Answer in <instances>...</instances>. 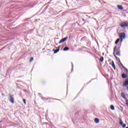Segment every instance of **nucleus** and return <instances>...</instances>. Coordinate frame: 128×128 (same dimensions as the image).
Returning <instances> with one entry per match:
<instances>
[{
	"label": "nucleus",
	"instance_id": "nucleus-15",
	"mask_svg": "<svg viewBox=\"0 0 128 128\" xmlns=\"http://www.w3.org/2000/svg\"><path fill=\"white\" fill-rule=\"evenodd\" d=\"M120 38L117 39L115 42V44H118V42H120Z\"/></svg>",
	"mask_w": 128,
	"mask_h": 128
},
{
	"label": "nucleus",
	"instance_id": "nucleus-22",
	"mask_svg": "<svg viewBox=\"0 0 128 128\" xmlns=\"http://www.w3.org/2000/svg\"><path fill=\"white\" fill-rule=\"evenodd\" d=\"M23 102H24V104H26V99H23Z\"/></svg>",
	"mask_w": 128,
	"mask_h": 128
},
{
	"label": "nucleus",
	"instance_id": "nucleus-2",
	"mask_svg": "<svg viewBox=\"0 0 128 128\" xmlns=\"http://www.w3.org/2000/svg\"><path fill=\"white\" fill-rule=\"evenodd\" d=\"M68 37H66L62 38L58 42V44H62V42H66V40H68Z\"/></svg>",
	"mask_w": 128,
	"mask_h": 128
},
{
	"label": "nucleus",
	"instance_id": "nucleus-26",
	"mask_svg": "<svg viewBox=\"0 0 128 128\" xmlns=\"http://www.w3.org/2000/svg\"><path fill=\"white\" fill-rule=\"evenodd\" d=\"M118 50H120V47L118 48Z\"/></svg>",
	"mask_w": 128,
	"mask_h": 128
},
{
	"label": "nucleus",
	"instance_id": "nucleus-1",
	"mask_svg": "<svg viewBox=\"0 0 128 128\" xmlns=\"http://www.w3.org/2000/svg\"><path fill=\"white\" fill-rule=\"evenodd\" d=\"M10 102H12V104H14V96L12 95L11 94H10Z\"/></svg>",
	"mask_w": 128,
	"mask_h": 128
},
{
	"label": "nucleus",
	"instance_id": "nucleus-17",
	"mask_svg": "<svg viewBox=\"0 0 128 128\" xmlns=\"http://www.w3.org/2000/svg\"><path fill=\"white\" fill-rule=\"evenodd\" d=\"M110 110H114V106L113 105H111Z\"/></svg>",
	"mask_w": 128,
	"mask_h": 128
},
{
	"label": "nucleus",
	"instance_id": "nucleus-19",
	"mask_svg": "<svg viewBox=\"0 0 128 128\" xmlns=\"http://www.w3.org/2000/svg\"><path fill=\"white\" fill-rule=\"evenodd\" d=\"M114 54L115 52H116V46L114 48Z\"/></svg>",
	"mask_w": 128,
	"mask_h": 128
},
{
	"label": "nucleus",
	"instance_id": "nucleus-20",
	"mask_svg": "<svg viewBox=\"0 0 128 128\" xmlns=\"http://www.w3.org/2000/svg\"><path fill=\"white\" fill-rule=\"evenodd\" d=\"M126 104V106H127L128 107V99H126V104Z\"/></svg>",
	"mask_w": 128,
	"mask_h": 128
},
{
	"label": "nucleus",
	"instance_id": "nucleus-27",
	"mask_svg": "<svg viewBox=\"0 0 128 128\" xmlns=\"http://www.w3.org/2000/svg\"><path fill=\"white\" fill-rule=\"evenodd\" d=\"M126 128H128V127H126Z\"/></svg>",
	"mask_w": 128,
	"mask_h": 128
},
{
	"label": "nucleus",
	"instance_id": "nucleus-5",
	"mask_svg": "<svg viewBox=\"0 0 128 128\" xmlns=\"http://www.w3.org/2000/svg\"><path fill=\"white\" fill-rule=\"evenodd\" d=\"M120 125L122 126V128H126V124H124V122H122V120L120 122Z\"/></svg>",
	"mask_w": 128,
	"mask_h": 128
},
{
	"label": "nucleus",
	"instance_id": "nucleus-25",
	"mask_svg": "<svg viewBox=\"0 0 128 128\" xmlns=\"http://www.w3.org/2000/svg\"><path fill=\"white\" fill-rule=\"evenodd\" d=\"M45 100H48V98H45Z\"/></svg>",
	"mask_w": 128,
	"mask_h": 128
},
{
	"label": "nucleus",
	"instance_id": "nucleus-11",
	"mask_svg": "<svg viewBox=\"0 0 128 128\" xmlns=\"http://www.w3.org/2000/svg\"><path fill=\"white\" fill-rule=\"evenodd\" d=\"M70 50V48H68V47H65L64 49H63V50L64 52H66L68 50Z\"/></svg>",
	"mask_w": 128,
	"mask_h": 128
},
{
	"label": "nucleus",
	"instance_id": "nucleus-9",
	"mask_svg": "<svg viewBox=\"0 0 128 128\" xmlns=\"http://www.w3.org/2000/svg\"><path fill=\"white\" fill-rule=\"evenodd\" d=\"M112 66L114 70H116V65L114 64V61H112Z\"/></svg>",
	"mask_w": 128,
	"mask_h": 128
},
{
	"label": "nucleus",
	"instance_id": "nucleus-24",
	"mask_svg": "<svg viewBox=\"0 0 128 128\" xmlns=\"http://www.w3.org/2000/svg\"><path fill=\"white\" fill-rule=\"evenodd\" d=\"M82 20H83L84 22V19H82Z\"/></svg>",
	"mask_w": 128,
	"mask_h": 128
},
{
	"label": "nucleus",
	"instance_id": "nucleus-8",
	"mask_svg": "<svg viewBox=\"0 0 128 128\" xmlns=\"http://www.w3.org/2000/svg\"><path fill=\"white\" fill-rule=\"evenodd\" d=\"M122 78H128V75L125 74H122Z\"/></svg>",
	"mask_w": 128,
	"mask_h": 128
},
{
	"label": "nucleus",
	"instance_id": "nucleus-10",
	"mask_svg": "<svg viewBox=\"0 0 128 128\" xmlns=\"http://www.w3.org/2000/svg\"><path fill=\"white\" fill-rule=\"evenodd\" d=\"M118 10H124V8L122 6L118 5Z\"/></svg>",
	"mask_w": 128,
	"mask_h": 128
},
{
	"label": "nucleus",
	"instance_id": "nucleus-16",
	"mask_svg": "<svg viewBox=\"0 0 128 128\" xmlns=\"http://www.w3.org/2000/svg\"><path fill=\"white\" fill-rule=\"evenodd\" d=\"M104 56H101L100 57V60L101 62H104Z\"/></svg>",
	"mask_w": 128,
	"mask_h": 128
},
{
	"label": "nucleus",
	"instance_id": "nucleus-6",
	"mask_svg": "<svg viewBox=\"0 0 128 128\" xmlns=\"http://www.w3.org/2000/svg\"><path fill=\"white\" fill-rule=\"evenodd\" d=\"M128 86V79L126 80L125 82L123 84L122 86Z\"/></svg>",
	"mask_w": 128,
	"mask_h": 128
},
{
	"label": "nucleus",
	"instance_id": "nucleus-18",
	"mask_svg": "<svg viewBox=\"0 0 128 128\" xmlns=\"http://www.w3.org/2000/svg\"><path fill=\"white\" fill-rule=\"evenodd\" d=\"M116 56H120V51L116 53Z\"/></svg>",
	"mask_w": 128,
	"mask_h": 128
},
{
	"label": "nucleus",
	"instance_id": "nucleus-4",
	"mask_svg": "<svg viewBox=\"0 0 128 128\" xmlns=\"http://www.w3.org/2000/svg\"><path fill=\"white\" fill-rule=\"evenodd\" d=\"M121 28H124V26H128V23L123 22L120 24Z\"/></svg>",
	"mask_w": 128,
	"mask_h": 128
},
{
	"label": "nucleus",
	"instance_id": "nucleus-23",
	"mask_svg": "<svg viewBox=\"0 0 128 128\" xmlns=\"http://www.w3.org/2000/svg\"><path fill=\"white\" fill-rule=\"evenodd\" d=\"M120 38V42H122L124 38Z\"/></svg>",
	"mask_w": 128,
	"mask_h": 128
},
{
	"label": "nucleus",
	"instance_id": "nucleus-12",
	"mask_svg": "<svg viewBox=\"0 0 128 128\" xmlns=\"http://www.w3.org/2000/svg\"><path fill=\"white\" fill-rule=\"evenodd\" d=\"M94 122L96 124H98V122H100V120H98V118H96L94 119Z\"/></svg>",
	"mask_w": 128,
	"mask_h": 128
},
{
	"label": "nucleus",
	"instance_id": "nucleus-3",
	"mask_svg": "<svg viewBox=\"0 0 128 128\" xmlns=\"http://www.w3.org/2000/svg\"><path fill=\"white\" fill-rule=\"evenodd\" d=\"M119 36L120 38H126V34L124 32L120 33Z\"/></svg>",
	"mask_w": 128,
	"mask_h": 128
},
{
	"label": "nucleus",
	"instance_id": "nucleus-14",
	"mask_svg": "<svg viewBox=\"0 0 128 128\" xmlns=\"http://www.w3.org/2000/svg\"><path fill=\"white\" fill-rule=\"evenodd\" d=\"M120 64H121L123 68H124V70H126V72L128 73V69H126V67H124V65H122V63H120Z\"/></svg>",
	"mask_w": 128,
	"mask_h": 128
},
{
	"label": "nucleus",
	"instance_id": "nucleus-13",
	"mask_svg": "<svg viewBox=\"0 0 128 128\" xmlns=\"http://www.w3.org/2000/svg\"><path fill=\"white\" fill-rule=\"evenodd\" d=\"M53 50L54 51V54H58V52H60V48L55 50Z\"/></svg>",
	"mask_w": 128,
	"mask_h": 128
},
{
	"label": "nucleus",
	"instance_id": "nucleus-21",
	"mask_svg": "<svg viewBox=\"0 0 128 128\" xmlns=\"http://www.w3.org/2000/svg\"><path fill=\"white\" fill-rule=\"evenodd\" d=\"M32 60H34V58H31L30 60V62H32Z\"/></svg>",
	"mask_w": 128,
	"mask_h": 128
},
{
	"label": "nucleus",
	"instance_id": "nucleus-7",
	"mask_svg": "<svg viewBox=\"0 0 128 128\" xmlns=\"http://www.w3.org/2000/svg\"><path fill=\"white\" fill-rule=\"evenodd\" d=\"M121 96L124 100H126V95L124 94V92L121 93Z\"/></svg>",
	"mask_w": 128,
	"mask_h": 128
}]
</instances>
